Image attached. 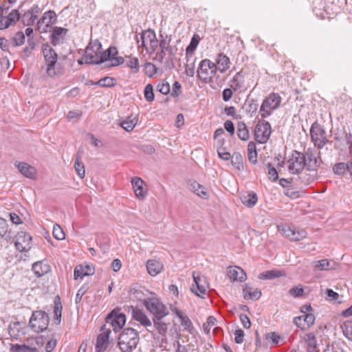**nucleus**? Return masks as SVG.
<instances>
[{
    "instance_id": "nucleus-3",
    "label": "nucleus",
    "mask_w": 352,
    "mask_h": 352,
    "mask_svg": "<svg viewBox=\"0 0 352 352\" xmlns=\"http://www.w3.org/2000/svg\"><path fill=\"white\" fill-rule=\"evenodd\" d=\"M282 98L278 94L271 93L263 101L260 108V113L262 118L269 117L272 112L278 109Z\"/></svg>"
},
{
    "instance_id": "nucleus-30",
    "label": "nucleus",
    "mask_w": 352,
    "mask_h": 352,
    "mask_svg": "<svg viewBox=\"0 0 352 352\" xmlns=\"http://www.w3.org/2000/svg\"><path fill=\"white\" fill-rule=\"evenodd\" d=\"M190 189L202 199H206L209 197L208 192L206 188L195 181L191 182L190 183Z\"/></svg>"
},
{
    "instance_id": "nucleus-64",
    "label": "nucleus",
    "mask_w": 352,
    "mask_h": 352,
    "mask_svg": "<svg viewBox=\"0 0 352 352\" xmlns=\"http://www.w3.org/2000/svg\"><path fill=\"white\" fill-rule=\"evenodd\" d=\"M127 66L131 69H135L137 72L139 69V60L136 57H129V61L127 63Z\"/></svg>"
},
{
    "instance_id": "nucleus-37",
    "label": "nucleus",
    "mask_w": 352,
    "mask_h": 352,
    "mask_svg": "<svg viewBox=\"0 0 352 352\" xmlns=\"http://www.w3.org/2000/svg\"><path fill=\"white\" fill-rule=\"evenodd\" d=\"M231 163L234 168L237 170H241L243 169V158L242 155L239 152H234L231 155Z\"/></svg>"
},
{
    "instance_id": "nucleus-13",
    "label": "nucleus",
    "mask_w": 352,
    "mask_h": 352,
    "mask_svg": "<svg viewBox=\"0 0 352 352\" xmlns=\"http://www.w3.org/2000/svg\"><path fill=\"white\" fill-rule=\"evenodd\" d=\"M193 280L194 283L190 287L191 292L196 296L204 298L207 288L206 278L193 273Z\"/></svg>"
},
{
    "instance_id": "nucleus-40",
    "label": "nucleus",
    "mask_w": 352,
    "mask_h": 352,
    "mask_svg": "<svg viewBox=\"0 0 352 352\" xmlns=\"http://www.w3.org/2000/svg\"><path fill=\"white\" fill-rule=\"evenodd\" d=\"M237 135L242 140H248L250 135L249 131L243 122H239L237 124Z\"/></svg>"
},
{
    "instance_id": "nucleus-59",
    "label": "nucleus",
    "mask_w": 352,
    "mask_h": 352,
    "mask_svg": "<svg viewBox=\"0 0 352 352\" xmlns=\"http://www.w3.org/2000/svg\"><path fill=\"white\" fill-rule=\"evenodd\" d=\"M10 24L18 21L20 19V14L17 10H12L8 16H6Z\"/></svg>"
},
{
    "instance_id": "nucleus-53",
    "label": "nucleus",
    "mask_w": 352,
    "mask_h": 352,
    "mask_svg": "<svg viewBox=\"0 0 352 352\" xmlns=\"http://www.w3.org/2000/svg\"><path fill=\"white\" fill-rule=\"evenodd\" d=\"M267 169L269 179L272 182H276L278 179V174L276 169L270 163L267 164Z\"/></svg>"
},
{
    "instance_id": "nucleus-14",
    "label": "nucleus",
    "mask_w": 352,
    "mask_h": 352,
    "mask_svg": "<svg viewBox=\"0 0 352 352\" xmlns=\"http://www.w3.org/2000/svg\"><path fill=\"white\" fill-rule=\"evenodd\" d=\"M305 159V166L307 170H318L320 166V162L316 157V152L313 148H308L305 153H302Z\"/></svg>"
},
{
    "instance_id": "nucleus-29",
    "label": "nucleus",
    "mask_w": 352,
    "mask_h": 352,
    "mask_svg": "<svg viewBox=\"0 0 352 352\" xmlns=\"http://www.w3.org/2000/svg\"><path fill=\"white\" fill-rule=\"evenodd\" d=\"M215 65L217 70H219L221 73H223L230 68L231 63L230 58L226 55L221 53L219 54L216 59Z\"/></svg>"
},
{
    "instance_id": "nucleus-4",
    "label": "nucleus",
    "mask_w": 352,
    "mask_h": 352,
    "mask_svg": "<svg viewBox=\"0 0 352 352\" xmlns=\"http://www.w3.org/2000/svg\"><path fill=\"white\" fill-rule=\"evenodd\" d=\"M50 322L48 314L41 310L33 311L30 319V328L36 333L43 332L47 329Z\"/></svg>"
},
{
    "instance_id": "nucleus-21",
    "label": "nucleus",
    "mask_w": 352,
    "mask_h": 352,
    "mask_svg": "<svg viewBox=\"0 0 352 352\" xmlns=\"http://www.w3.org/2000/svg\"><path fill=\"white\" fill-rule=\"evenodd\" d=\"M131 314L133 318L139 322L142 326L145 327H151V321L142 310L131 307Z\"/></svg>"
},
{
    "instance_id": "nucleus-18",
    "label": "nucleus",
    "mask_w": 352,
    "mask_h": 352,
    "mask_svg": "<svg viewBox=\"0 0 352 352\" xmlns=\"http://www.w3.org/2000/svg\"><path fill=\"white\" fill-rule=\"evenodd\" d=\"M140 39H146L149 43V50H147V52L152 54L157 50L159 42L154 30L148 29L143 31Z\"/></svg>"
},
{
    "instance_id": "nucleus-61",
    "label": "nucleus",
    "mask_w": 352,
    "mask_h": 352,
    "mask_svg": "<svg viewBox=\"0 0 352 352\" xmlns=\"http://www.w3.org/2000/svg\"><path fill=\"white\" fill-rule=\"evenodd\" d=\"M325 294H327L329 300L338 302L339 303L342 302V300H339V294L334 292L333 289H327Z\"/></svg>"
},
{
    "instance_id": "nucleus-34",
    "label": "nucleus",
    "mask_w": 352,
    "mask_h": 352,
    "mask_svg": "<svg viewBox=\"0 0 352 352\" xmlns=\"http://www.w3.org/2000/svg\"><path fill=\"white\" fill-rule=\"evenodd\" d=\"M118 54L117 48L115 47H110L109 49H107L104 52H102L100 50V64L104 62H106L109 60H111V59L116 56Z\"/></svg>"
},
{
    "instance_id": "nucleus-25",
    "label": "nucleus",
    "mask_w": 352,
    "mask_h": 352,
    "mask_svg": "<svg viewBox=\"0 0 352 352\" xmlns=\"http://www.w3.org/2000/svg\"><path fill=\"white\" fill-rule=\"evenodd\" d=\"M296 175H298V179L301 184L309 185L317 179L318 170H307L305 172L302 170L301 173Z\"/></svg>"
},
{
    "instance_id": "nucleus-19",
    "label": "nucleus",
    "mask_w": 352,
    "mask_h": 352,
    "mask_svg": "<svg viewBox=\"0 0 352 352\" xmlns=\"http://www.w3.org/2000/svg\"><path fill=\"white\" fill-rule=\"evenodd\" d=\"M103 332L98 336L96 344V352H104L109 345V338L111 333L110 329L102 327Z\"/></svg>"
},
{
    "instance_id": "nucleus-54",
    "label": "nucleus",
    "mask_w": 352,
    "mask_h": 352,
    "mask_svg": "<svg viewBox=\"0 0 352 352\" xmlns=\"http://www.w3.org/2000/svg\"><path fill=\"white\" fill-rule=\"evenodd\" d=\"M302 317H303V324L305 327H306V329L309 328L314 323L315 316L314 314H305L302 315Z\"/></svg>"
},
{
    "instance_id": "nucleus-33",
    "label": "nucleus",
    "mask_w": 352,
    "mask_h": 352,
    "mask_svg": "<svg viewBox=\"0 0 352 352\" xmlns=\"http://www.w3.org/2000/svg\"><path fill=\"white\" fill-rule=\"evenodd\" d=\"M32 270L38 277H41L50 271V266L42 262H36L32 265Z\"/></svg>"
},
{
    "instance_id": "nucleus-26",
    "label": "nucleus",
    "mask_w": 352,
    "mask_h": 352,
    "mask_svg": "<svg viewBox=\"0 0 352 352\" xmlns=\"http://www.w3.org/2000/svg\"><path fill=\"white\" fill-rule=\"evenodd\" d=\"M95 272L94 267L91 265H78L74 269V279L77 280L78 278H82L85 276L93 275Z\"/></svg>"
},
{
    "instance_id": "nucleus-43",
    "label": "nucleus",
    "mask_w": 352,
    "mask_h": 352,
    "mask_svg": "<svg viewBox=\"0 0 352 352\" xmlns=\"http://www.w3.org/2000/svg\"><path fill=\"white\" fill-rule=\"evenodd\" d=\"M340 328L346 338L352 341V322L346 321L341 324Z\"/></svg>"
},
{
    "instance_id": "nucleus-52",
    "label": "nucleus",
    "mask_w": 352,
    "mask_h": 352,
    "mask_svg": "<svg viewBox=\"0 0 352 352\" xmlns=\"http://www.w3.org/2000/svg\"><path fill=\"white\" fill-rule=\"evenodd\" d=\"M53 236L57 240H63L65 239V233L60 226L58 224L55 225L53 228Z\"/></svg>"
},
{
    "instance_id": "nucleus-45",
    "label": "nucleus",
    "mask_w": 352,
    "mask_h": 352,
    "mask_svg": "<svg viewBox=\"0 0 352 352\" xmlns=\"http://www.w3.org/2000/svg\"><path fill=\"white\" fill-rule=\"evenodd\" d=\"M138 120L134 118L133 119L127 118L125 120L122 121L120 126L127 132L131 131L137 124Z\"/></svg>"
},
{
    "instance_id": "nucleus-1",
    "label": "nucleus",
    "mask_w": 352,
    "mask_h": 352,
    "mask_svg": "<svg viewBox=\"0 0 352 352\" xmlns=\"http://www.w3.org/2000/svg\"><path fill=\"white\" fill-rule=\"evenodd\" d=\"M140 340L138 332L131 327L123 329L118 337V344L122 352H132Z\"/></svg>"
},
{
    "instance_id": "nucleus-39",
    "label": "nucleus",
    "mask_w": 352,
    "mask_h": 352,
    "mask_svg": "<svg viewBox=\"0 0 352 352\" xmlns=\"http://www.w3.org/2000/svg\"><path fill=\"white\" fill-rule=\"evenodd\" d=\"M67 30L61 27H56L54 30L53 33L51 36V41L52 43L54 45H56L59 39L62 38V34H65L67 32Z\"/></svg>"
},
{
    "instance_id": "nucleus-48",
    "label": "nucleus",
    "mask_w": 352,
    "mask_h": 352,
    "mask_svg": "<svg viewBox=\"0 0 352 352\" xmlns=\"http://www.w3.org/2000/svg\"><path fill=\"white\" fill-rule=\"evenodd\" d=\"M62 305L60 302V298L58 296L57 299L54 301V318L55 320L59 324L61 320V311H62Z\"/></svg>"
},
{
    "instance_id": "nucleus-51",
    "label": "nucleus",
    "mask_w": 352,
    "mask_h": 352,
    "mask_svg": "<svg viewBox=\"0 0 352 352\" xmlns=\"http://www.w3.org/2000/svg\"><path fill=\"white\" fill-rule=\"evenodd\" d=\"M144 98L146 101L152 102L155 98V95L153 93V87L151 84H148L144 91Z\"/></svg>"
},
{
    "instance_id": "nucleus-8",
    "label": "nucleus",
    "mask_w": 352,
    "mask_h": 352,
    "mask_svg": "<svg viewBox=\"0 0 352 352\" xmlns=\"http://www.w3.org/2000/svg\"><path fill=\"white\" fill-rule=\"evenodd\" d=\"M278 231L291 241H298L307 237V231L298 227L282 225L278 226Z\"/></svg>"
},
{
    "instance_id": "nucleus-50",
    "label": "nucleus",
    "mask_w": 352,
    "mask_h": 352,
    "mask_svg": "<svg viewBox=\"0 0 352 352\" xmlns=\"http://www.w3.org/2000/svg\"><path fill=\"white\" fill-rule=\"evenodd\" d=\"M75 170L80 178H83L85 175V166L82 163L80 162L79 157L77 156L74 163Z\"/></svg>"
},
{
    "instance_id": "nucleus-7",
    "label": "nucleus",
    "mask_w": 352,
    "mask_h": 352,
    "mask_svg": "<svg viewBox=\"0 0 352 352\" xmlns=\"http://www.w3.org/2000/svg\"><path fill=\"white\" fill-rule=\"evenodd\" d=\"M310 135L311 142L314 146L321 149L327 144V139L326 132L323 126H321L318 122H314L310 128Z\"/></svg>"
},
{
    "instance_id": "nucleus-32",
    "label": "nucleus",
    "mask_w": 352,
    "mask_h": 352,
    "mask_svg": "<svg viewBox=\"0 0 352 352\" xmlns=\"http://www.w3.org/2000/svg\"><path fill=\"white\" fill-rule=\"evenodd\" d=\"M240 199L243 204L248 208L254 207L258 201L256 193L252 192L240 197Z\"/></svg>"
},
{
    "instance_id": "nucleus-46",
    "label": "nucleus",
    "mask_w": 352,
    "mask_h": 352,
    "mask_svg": "<svg viewBox=\"0 0 352 352\" xmlns=\"http://www.w3.org/2000/svg\"><path fill=\"white\" fill-rule=\"evenodd\" d=\"M344 345V343L333 342L327 346L324 352H346L343 348Z\"/></svg>"
},
{
    "instance_id": "nucleus-2",
    "label": "nucleus",
    "mask_w": 352,
    "mask_h": 352,
    "mask_svg": "<svg viewBox=\"0 0 352 352\" xmlns=\"http://www.w3.org/2000/svg\"><path fill=\"white\" fill-rule=\"evenodd\" d=\"M43 54L45 60L46 73L50 77H54L60 74L59 68L56 67L58 55L48 45H43Z\"/></svg>"
},
{
    "instance_id": "nucleus-24",
    "label": "nucleus",
    "mask_w": 352,
    "mask_h": 352,
    "mask_svg": "<svg viewBox=\"0 0 352 352\" xmlns=\"http://www.w3.org/2000/svg\"><path fill=\"white\" fill-rule=\"evenodd\" d=\"M229 278L232 280L243 282L246 280L247 276L244 270L239 267H230L228 272Z\"/></svg>"
},
{
    "instance_id": "nucleus-10",
    "label": "nucleus",
    "mask_w": 352,
    "mask_h": 352,
    "mask_svg": "<svg viewBox=\"0 0 352 352\" xmlns=\"http://www.w3.org/2000/svg\"><path fill=\"white\" fill-rule=\"evenodd\" d=\"M272 133V128L269 122L259 120L255 126L254 138L260 144L266 143Z\"/></svg>"
},
{
    "instance_id": "nucleus-44",
    "label": "nucleus",
    "mask_w": 352,
    "mask_h": 352,
    "mask_svg": "<svg viewBox=\"0 0 352 352\" xmlns=\"http://www.w3.org/2000/svg\"><path fill=\"white\" fill-rule=\"evenodd\" d=\"M349 162L347 163L340 162L334 165L333 168V173L338 175H343L348 170Z\"/></svg>"
},
{
    "instance_id": "nucleus-58",
    "label": "nucleus",
    "mask_w": 352,
    "mask_h": 352,
    "mask_svg": "<svg viewBox=\"0 0 352 352\" xmlns=\"http://www.w3.org/2000/svg\"><path fill=\"white\" fill-rule=\"evenodd\" d=\"M157 91L164 95L168 94L170 92L169 83L165 80H162V82L157 85Z\"/></svg>"
},
{
    "instance_id": "nucleus-11",
    "label": "nucleus",
    "mask_w": 352,
    "mask_h": 352,
    "mask_svg": "<svg viewBox=\"0 0 352 352\" xmlns=\"http://www.w3.org/2000/svg\"><path fill=\"white\" fill-rule=\"evenodd\" d=\"M106 323L109 324L115 332L122 329L126 323V316L119 312V310L113 309L106 317Z\"/></svg>"
},
{
    "instance_id": "nucleus-62",
    "label": "nucleus",
    "mask_w": 352,
    "mask_h": 352,
    "mask_svg": "<svg viewBox=\"0 0 352 352\" xmlns=\"http://www.w3.org/2000/svg\"><path fill=\"white\" fill-rule=\"evenodd\" d=\"M265 336L266 339L270 338L274 344H279L280 341L283 340V338L276 332L267 333Z\"/></svg>"
},
{
    "instance_id": "nucleus-17",
    "label": "nucleus",
    "mask_w": 352,
    "mask_h": 352,
    "mask_svg": "<svg viewBox=\"0 0 352 352\" xmlns=\"http://www.w3.org/2000/svg\"><path fill=\"white\" fill-rule=\"evenodd\" d=\"M160 41L158 45H160L161 50L156 54L155 59L159 62L162 63L166 52L172 54L173 52L170 47V38L167 35L164 36L163 34L160 35Z\"/></svg>"
},
{
    "instance_id": "nucleus-35",
    "label": "nucleus",
    "mask_w": 352,
    "mask_h": 352,
    "mask_svg": "<svg viewBox=\"0 0 352 352\" xmlns=\"http://www.w3.org/2000/svg\"><path fill=\"white\" fill-rule=\"evenodd\" d=\"M248 160L253 164L257 162L256 146L254 142H250L248 145Z\"/></svg>"
},
{
    "instance_id": "nucleus-9",
    "label": "nucleus",
    "mask_w": 352,
    "mask_h": 352,
    "mask_svg": "<svg viewBox=\"0 0 352 352\" xmlns=\"http://www.w3.org/2000/svg\"><path fill=\"white\" fill-rule=\"evenodd\" d=\"M302 153L294 151L287 160L288 170L291 174H300L305 168Z\"/></svg>"
},
{
    "instance_id": "nucleus-36",
    "label": "nucleus",
    "mask_w": 352,
    "mask_h": 352,
    "mask_svg": "<svg viewBox=\"0 0 352 352\" xmlns=\"http://www.w3.org/2000/svg\"><path fill=\"white\" fill-rule=\"evenodd\" d=\"M243 78L241 72H237L230 81V86L234 91L241 89L243 85Z\"/></svg>"
},
{
    "instance_id": "nucleus-49",
    "label": "nucleus",
    "mask_w": 352,
    "mask_h": 352,
    "mask_svg": "<svg viewBox=\"0 0 352 352\" xmlns=\"http://www.w3.org/2000/svg\"><path fill=\"white\" fill-rule=\"evenodd\" d=\"M25 36L23 32H17L12 38L13 46L16 47L23 45L25 42Z\"/></svg>"
},
{
    "instance_id": "nucleus-57",
    "label": "nucleus",
    "mask_w": 352,
    "mask_h": 352,
    "mask_svg": "<svg viewBox=\"0 0 352 352\" xmlns=\"http://www.w3.org/2000/svg\"><path fill=\"white\" fill-rule=\"evenodd\" d=\"M217 320L214 316H210L208 317L206 323L204 324L203 325L204 331L206 333H208L210 331V328L215 324Z\"/></svg>"
},
{
    "instance_id": "nucleus-6",
    "label": "nucleus",
    "mask_w": 352,
    "mask_h": 352,
    "mask_svg": "<svg viewBox=\"0 0 352 352\" xmlns=\"http://www.w3.org/2000/svg\"><path fill=\"white\" fill-rule=\"evenodd\" d=\"M217 72L215 63L209 59L202 60L198 67L197 75L205 82H210Z\"/></svg>"
},
{
    "instance_id": "nucleus-31",
    "label": "nucleus",
    "mask_w": 352,
    "mask_h": 352,
    "mask_svg": "<svg viewBox=\"0 0 352 352\" xmlns=\"http://www.w3.org/2000/svg\"><path fill=\"white\" fill-rule=\"evenodd\" d=\"M8 333L12 338L16 340L20 339L21 336L24 334L21 324L19 322L10 323L8 327Z\"/></svg>"
},
{
    "instance_id": "nucleus-16",
    "label": "nucleus",
    "mask_w": 352,
    "mask_h": 352,
    "mask_svg": "<svg viewBox=\"0 0 352 352\" xmlns=\"http://www.w3.org/2000/svg\"><path fill=\"white\" fill-rule=\"evenodd\" d=\"M41 12V8L37 4L33 5L30 9L26 11L21 16V22L25 26L32 25Z\"/></svg>"
},
{
    "instance_id": "nucleus-23",
    "label": "nucleus",
    "mask_w": 352,
    "mask_h": 352,
    "mask_svg": "<svg viewBox=\"0 0 352 352\" xmlns=\"http://www.w3.org/2000/svg\"><path fill=\"white\" fill-rule=\"evenodd\" d=\"M154 327L158 333L162 336V343L167 344L166 333L168 332V324L162 321V318H153Z\"/></svg>"
},
{
    "instance_id": "nucleus-38",
    "label": "nucleus",
    "mask_w": 352,
    "mask_h": 352,
    "mask_svg": "<svg viewBox=\"0 0 352 352\" xmlns=\"http://www.w3.org/2000/svg\"><path fill=\"white\" fill-rule=\"evenodd\" d=\"M181 325L184 327V329L187 331L189 333L192 334L194 331L193 324L187 315L185 314L180 318Z\"/></svg>"
},
{
    "instance_id": "nucleus-60",
    "label": "nucleus",
    "mask_w": 352,
    "mask_h": 352,
    "mask_svg": "<svg viewBox=\"0 0 352 352\" xmlns=\"http://www.w3.org/2000/svg\"><path fill=\"white\" fill-rule=\"evenodd\" d=\"M8 229V224L6 219L0 217V238L6 236Z\"/></svg>"
},
{
    "instance_id": "nucleus-41",
    "label": "nucleus",
    "mask_w": 352,
    "mask_h": 352,
    "mask_svg": "<svg viewBox=\"0 0 352 352\" xmlns=\"http://www.w3.org/2000/svg\"><path fill=\"white\" fill-rule=\"evenodd\" d=\"M281 276H283V274L279 270H269V271H266L263 273H261L258 275V278L263 279V280H270V279H274L275 278L280 277Z\"/></svg>"
},
{
    "instance_id": "nucleus-22",
    "label": "nucleus",
    "mask_w": 352,
    "mask_h": 352,
    "mask_svg": "<svg viewBox=\"0 0 352 352\" xmlns=\"http://www.w3.org/2000/svg\"><path fill=\"white\" fill-rule=\"evenodd\" d=\"M131 184L135 196L140 199H143L146 195V190L143 187L144 182L140 177H135L131 179Z\"/></svg>"
},
{
    "instance_id": "nucleus-5",
    "label": "nucleus",
    "mask_w": 352,
    "mask_h": 352,
    "mask_svg": "<svg viewBox=\"0 0 352 352\" xmlns=\"http://www.w3.org/2000/svg\"><path fill=\"white\" fill-rule=\"evenodd\" d=\"M143 304L153 316V318H163L168 314L166 306L157 298H148L144 300Z\"/></svg>"
},
{
    "instance_id": "nucleus-20",
    "label": "nucleus",
    "mask_w": 352,
    "mask_h": 352,
    "mask_svg": "<svg viewBox=\"0 0 352 352\" xmlns=\"http://www.w3.org/2000/svg\"><path fill=\"white\" fill-rule=\"evenodd\" d=\"M14 165L17 167L19 172L25 177L35 179L36 177V168L25 163V162H16Z\"/></svg>"
},
{
    "instance_id": "nucleus-12",
    "label": "nucleus",
    "mask_w": 352,
    "mask_h": 352,
    "mask_svg": "<svg viewBox=\"0 0 352 352\" xmlns=\"http://www.w3.org/2000/svg\"><path fill=\"white\" fill-rule=\"evenodd\" d=\"M100 50H102L100 43L96 44L94 46H88L86 48L85 54L83 57L85 63L91 65L100 64Z\"/></svg>"
},
{
    "instance_id": "nucleus-47",
    "label": "nucleus",
    "mask_w": 352,
    "mask_h": 352,
    "mask_svg": "<svg viewBox=\"0 0 352 352\" xmlns=\"http://www.w3.org/2000/svg\"><path fill=\"white\" fill-rule=\"evenodd\" d=\"M304 339L310 351H314L317 346V340L313 333H307L305 336Z\"/></svg>"
},
{
    "instance_id": "nucleus-15",
    "label": "nucleus",
    "mask_w": 352,
    "mask_h": 352,
    "mask_svg": "<svg viewBox=\"0 0 352 352\" xmlns=\"http://www.w3.org/2000/svg\"><path fill=\"white\" fill-rule=\"evenodd\" d=\"M56 20V14L53 10H50L43 14L42 17L37 23L38 30L41 32H47Z\"/></svg>"
},
{
    "instance_id": "nucleus-27",
    "label": "nucleus",
    "mask_w": 352,
    "mask_h": 352,
    "mask_svg": "<svg viewBox=\"0 0 352 352\" xmlns=\"http://www.w3.org/2000/svg\"><path fill=\"white\" fill-rule=\"evenodd\" d=\"M243 298L245 300H256L261 296V292L258 289H254L248 284L243 286Z\"/></svg>"
},
{
    "instance_id": "nucleus-42",
    "label": "nucleus",
    "mask_w": 352,
    "mask_h": 352,
    "mask_svg": "<svg viewBox=\"0 0 352 352\" xmlns=\"http://www.w3.org/2000/svg\"><path fill=\"white\" fill-rule=\"evenodd\" d=\"M116 83V78L109 76H106L96 82V85L102 87H112L115 86Z\"/></svg>"
},
{
    "instance_id": "nucleus-28",
    "label": "nucleus",
    "mask_w": 352,
    "mask_h": 352,
    "mask_svg": "<svg viewBox=\"0 0 352 352\" xmlns=\"http://www.w3.org/2000/svg\"><path fill=\"white\" fill-rule=\"evenodd\" d=\"M163 264L159 261L150 259L146 262L147 272L152 276H155L160 274L163 270Z\"/></svg>"
},
{
    "instance_id": "nucleus-63",
    "label": "nucleus",
    "mask_w": 352,
    "mask_h": 352,
    "mask_svg": "<svg viewBox=\"0 0 352 352\" xmlns=\"http://www.w3.org/2000/svg\"><path fill=\"white\" fill-rule=\"evenodd\" d=\"M219 157L223 160L228 161L231 158L230 153L227 152L224 147H219L217 149Z\"/></svg>"
},
{
    "instance_id": "nucleus-55",
    "label": "nucleus",
    "mask_w": 352,
    "mask_h": 352,
    "mask_svg": "<svg viewBox=\"0 0 352 352\" xmlns=\"http://www.w3.org/2000/svg\"><path fill=\"white\" fill-rule=\"evenodd\" d=\"M145 74L148 77H152L157 72L156 66L151 63H146L144 65Z\"/></svg>"
},
{
    "instance_id": "nucleus-56",
    "label": "nucleus",
    "mask_w": 352,
    "mask_h": 352,
    "mask_svg": "<svg viewBox=\"0 0 352 352\" xmlns=\"http://www.w3.org/2000/svg\"><path fill=\"white\" fill-rule=\"evenodd\" d=\"M12 352H34V349L25 345H12Z\"/></svg>"
}]
</instances>
